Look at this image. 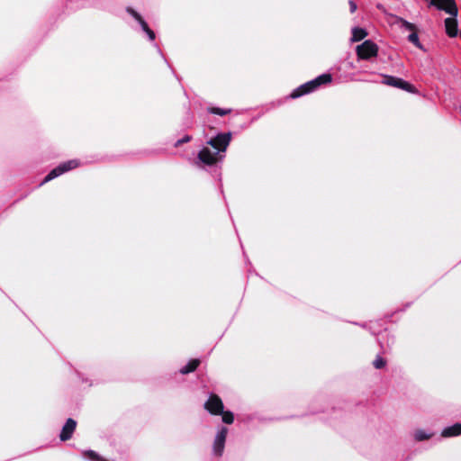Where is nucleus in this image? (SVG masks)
Listing matches in <instances>:
<instances>
[{
	"label": "nucleus",
	"instance_id": "obj_23",
	"mask_svg": "<svg viewBox=\"0 0 461 461\" xmlns=\"http://www.w3.org/2000/svg\"><path fill=\"white\" fill-rule=\"evenodd\" d=\"M460 112H461V104H460Z\"/></svg>",
	"mask_w": 461,
	"mask_h": 461
},
{
	"label": "nucleus",
	"instance_id": "obj_16",
	"mask_svg": "<svg viewBox=\"0 0 461 461\" xmlns=\"http://www.w3.org/2000/svg\"><path fill=\"white\" fill-rule=\"evenodd\" d=\"M208 111L211 113L221 115V116L226 115L231 112L230 109H222V108H219V107H212V108H209Z\"/></svg>",
	"mask_w": 461,
	"mask_h": 461
},
{
	"label": "nucleus",
	"instance_id": "obj_20",
	"mask_svg": "<svg viewBox=\"0 0 461 461\" xmlns=\"http://www.w3.org/2000/svg\"><path fill=\"white\" fill-rule=\"evenodd\" d=\"M191 136L189 135H185V137H183L182 139L178 140L176 143H175V146L176 147H178L184 143H186V142H189L191 140Z\"/></svg>",
	"mask_w": 461,
	"mask_h": 461
},
{
	"label": "nucleus",
	"instance_id": "obj_9",
	"mask_svg": "<svg viewBox=\"0 0 461 461\" xmlns=\"http://www.w3.org/2000/svg\"><path fill=\"white\" fill-rule=\"evenodd\" d=\"M76 427L77 421L71 418L68 419L59 434L60 440L66 441L71 438Z\"/></svg>",
	"mask_w": 461,
	"mask_h": 461
},
{
	"label": "nucleus",
	"instance_id": "obj_18",
	"mask_svg": "<svg viewBox=\"0 0 461 461\" xmlns=\"http://www.w3.org/2000/svg\"><path fill=\"white\" fill-rule=\"evenodd\" d=\"M400 23H401L402 28H403L407 31H410V32L416 31V26L413 23H411L402 18L400 19Z\"/></svg>",
	"mask_w": 461,
	"mask_h": 461
},
{
	"label": "nucleus",
	"instance_id": "obj_2",
	"mask_svg": "<svg viewBox=\"0 0 461 461\" xmlns=\"http://www.w3.org/2000/svg\"><path fill=\"white\" fill-rule=\"evenodd\" d=\"M331 76L330 74H322L316 78L308 81L297 88H295L291 94L290 97L293 99L299 98L304 95L310 94L315 91L319 86L324 84L331 82Z\"/></svg>",
	"mask_w": 461,
	"mask_h": 461
},
{
	"label": "nucleus",
	"instance_id": "obj_17",
	"mask_svg": "<svg viewBox=\"0 0 461 461\" xmlns=\"http://www.w3.org/2000/svg\"><path fill=\"white\" fill-rule=\"evenodd\" d=\"M408 40L410 42L414 44L416 47L421 49L422 46L420 42L419 36H418V33L416 32V31L411 32V33L408 36Z\"/></svg>",
	"mask_w": 461,
	"mask_h": 461
},
{
	"label": "nucleus",
	"instance_id": "obj_1",
	"mask_svg": "<svg viewBox=\"0 0 461 461\" xmlns=\"http://www.w3.org/2000/svg\"><path fill=\"white\" fill-rule=\"evenodd\" d=\"M231 132L218 133L214 138L207 141L215 151L211 150L208 147H203L197 155V163L212 166L224 158V153L230 143Z\"/></svg>",
	"mask_w": 461,
	"mask_h": 461
},
{
	"label": "nucleus",
	"instance_id": "obj_6",
	"mask_svg": "<svg viewBox=\"0 0 461 461\" xmlns=\"http://www.w3.org/2000/svg\"><path fill=\"white\" fill-rule=\"evenodd\" d=\"M228 434V429L226 427H221L213 439L212 443V454L215 456H221L225 447L226 438Z\"/></svg>",
	"mask_w": 461,
	"mask_h": 461
},
{
	"label": "nucleus",
	"instance_id": "obj_10",
	"mask_svg": "<svg viewBox=\"0 0 461 461\" xmlns=\"http://www.w3.org/2000/svg\"><path fill=\"white\" fill-rule=\"evenodd\" d=\"M461 435V423H456L452 426L445 428L441 432V437L450 438Z\"/></svg>",
	"mask_w": 461,
	"mask_h": 461
},
{
	"label": "nucleus",
	"instance_id": "obj_19",
	"mask_svg": "<svg viewBox=\"0 0 461 461\" xmlns=\"http://www.w3.org/2000/svg\"><path fill=\"white\" fill-rule=\"evenodd\" d=\"M385 365H386V361L381 356H377L373 362V366L376 369H381V368L384 367Z\"/></svg>",
	"mask_w": 461,
	"mask_h": 461
},
{
	"label": "nucleus",
	"instance_id": "obj_7",
	"mask_svg": "<svg viewBox=\"0 0 461 461\" xmlns=\"http://www.w3.org/2000/svg\"><path fill=\"white\" fill-rule=\"evenodd\" d=\"M126 12L140 24L141 30L147 34L150 41H154L155 32L149 27L142 16L131 7H127Z\"/></svg>",
	"mask_w": 461,
	"mask_h": 461
},
{
	"label": "nucleus",
	"instance_id": "obj_13",
	"mask_svg": "<svg viewBox=\"0 0 461 461\" xmlns=\"http://www.w3.org/2000/svg\"><path fill=\"white\" fill-rule=\"evenodd\" d=\"M199 364L200 361L198 359H192L185 366L181 367L180 373L185 375L194 372L197 368Z\"/></svg>",
	"mask_w": 461,
	"mask_h": 461
},
{
	"label": "nucleus",
	"instance_id": "obj_15",
	"mask_svg": "<svg viewBox=\"0 0 461 461\" xmlns=\"http://www.w3.org/2000/svg\"><path fill=\"white\" fill-rule=\"evenodd\" d=\"M222 417V421L226 424H231L233 423L234 421V415L231 411H224L222 410V412L220 413Z\"/></svg>",
	"mask_w": 461,
	"mask_h": 461
},
{
	"label": "nucleus",
	"instance_id": "obj_14",
	"mask_svg": "<svg viewBox=\"0 0 461 461\" xmlns=\"http://www.w3.org/2000/svg\"><path fill=\"white\" fill-rule=\"evenodd\" d=\"M433 436L432 432H428L424 429H417L414 432V438L417 441H422L426 439H429Z\"/></svg>",
	"mask_w": 461,
	"mask_h": 461
},
{
	"label": "nucleus",
	"instance_id": "obj_8",
	"mask_svg": "<svg viewBox=\"0 0 461 461\" xmlns=\"http://www.w3.org/2000/svg\"><path fill=\"white\" fill-rule=\"evenodd\" d=\"M204 408L212 415H220L224 408L222 401L216 394H211L204 403Z\"/></svg>",
	"mask_w": 461,
	"mask_h": 461
},
{
	"label": "nucleus",
	"instance_id": "obj_11",
	"mask_svg": "<svg viewBox=\"0 0 461 461\" xmlns=\"http://www.w3.org/2000/svg\"><path fill=\"white\" fill-rule=\"evenodd\" d=\"M367 36V32L360 27H354L352 29V36L350 41L352 42H357L362 41L364 38Z\"/></svg>",
	"mask_w": 461,
	"mask_h": 461
},
{
	"label": "nucleus",
	"instance_id": "obj_12",
	"mask_svg": "<svg viewBox=\"0 0 461 461\" xmlns=\"http://www.w3.org/2000/svg\"><path fill=\"white\" fill-rule=\"evenodd\" d=\"M82 456L89 461H108L94 450L82 451Z\"/></svg>",
	"mask_w": 461,
	"mask_h": 461
},
{
	"label": "nucleus",
	"instance_id": "obj_21",
	"mask_svg": "<svg viewBox=\"0 0 461 461\" xmlns=\"http://www.w3.org/2000/svg\"><path fill=\"white\" fill-rule=\"evenodd\" d=\"M348 4H349L350 12L354 13L357 10V4L352 0L349 1Z\"/></svg>",
	"mask_w": 461,
	"mask_h": 461
},
{
	"label": "nucleus",
	"instance_id": "obj_3",
	"mask_svg": "<svg viewBox=\"0 0 461 461\" xmlns=\"http://www.w3.org/2000/svg\"><path fill=\"white\" fill-rule=\"evenodd\" d=\"M378 46L371 40H366L356 48V52L359 59H369L376 57L378 54Z\"/></svg>",
	"mask_w": 461,
	"mask_h": 461
},
{
	"label": "nucleus",
	"instance_id": "obj_4",
	"mask_svg": "<svg viewBox=\"0 0 461 461\" xmlns=\"http://www.w3.org/2000/svg\"><path fill=\"white\" fill-rule=\"evenodd\" d=\"M79 166V162L77 159H71L59 164L58 167L50 170V172L45 176L41 185L43 184L61 176L62 174L74 169Z\"/></svg>",
	"mask_w": 461,
	"mask_h": 461
},
{
	"label": "nucleus",
	"instance_id": "obj_22",
	"mask_svg": "<svg viewBox=\"0 0 461 461\" xmlns=\"http://www.w3.org/2000/svg\"><path fill=\"white\" fill-rule=\"evenodd\" d=\"M460 38H461V32H459Z\"/></svg>",
	"mask_w": 461,
	"mask_h": 461
},
{
	"label": "nucleus",
	"instance_id": "obj_5",
	"mask_svg": "<svg viewBox=\"0 0 461 461\" xmlns=\"http://www.w3.org/2000/svg\"><path fill=\"white\" fill-rule=\"evenodd\" d=\"M382 77H383L382 84H384V85L400 88V89L404 90L409 93H412V94L416 93V88L412 85H411L410 83H408L407 81H405L400 77H396L390 76V75H382Z\"/></svg>",
	"mask_w": 461,
	"mask_h": 461
}]
</instances>
